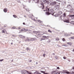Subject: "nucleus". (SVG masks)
I'll return each instance as SVG.
<instances>
[{
	"mask_svg": "<svg viewBox=\"0 0 74 74\" xmlns=\"http://www.w3.org/2000/svg\"><path fill=\"white\" fill-rule=\"evenodd\" d=\"M46 11V10H44V11Z\"/></svg>",
	"mask_w": 74,
	"mask_h": 74,
	"instance_id": "60",
	"label": "nucleus"
},
{
	"mask_svg": "<svg viewBox=\"0 0 74 74\" xmlns=\"http://www.w3.org/2000/svg\"><path fill=\"white\" fill-rule=\"evenodd\" d=\"M55 10H59V6L58 5H56L55 6Z\"/></svg>",
	"mask_w": 74,
	"mask_h": 74,
	"instance_id": "6",
	"label": "nucleus"
},
{
	"mask_svg": "<svg viewBox=\"0 0 74 74\" xmlns=\"http://www.w3.org/2000/svg\"><path fill=\"white\" fill-rule=\"evenodd\" d=\"M54 11L53 9H51L48 12H46V14L47 15H49L51 14L53 15V13H54Z\"/></svg>",
	"mask_w": 74,
	"mask_h": 74,
	"instance_id": "2",
	"label": "nucleus"
},
{
	"mask_svg": "<svg viewBox=\"0 0 74 74\" xmlns=\"http://www.w3.org/2000/svg\"><path fill=\"white\" fill-rule=\"evenodd\" d=\"M46 11H49V9H48V6H46Z\"/></svg>",
	"mask_w": 74,
	"mask_h": 74,
	"instance_id": "16",
	"label": "nucleus"
},
{
	"mask_svg": "<svg viewBox=\"0 0 74 74\" xmlns=\"http://www.w3.org/2000/svg\"><path fill=\"white\" fill-rule=\"evenodd\" d=\"M63 59H66V58L65 57H63Z\"/></svg>",
	"mask_w": 74,
	"mask_h": 74,
	"instance_id": "37",
	"label": "nucleus"
},
{
	"mask_svg": "<svg viewBox=\"0 0 74 74\" xmlns=\"http://www.w3.org/2000/svg\"><path fill=\"white\" fill-rule=\"evenodd\" d=\"M70 74V73L67 71L64 72H63L62 73V74Z\"/></svg>",
	"mask_w": 74,
	"mask_h": 74,
	"instance_id": "7",
	"label": "nucleus"
},
{
	"mask_svg": "<svg viewBox=\"0 0 74 74\" xmlns=\"http://www.w3.org/2000/svg\"><path fill=\"white\" fill-rule=\"evenodd\" d=\"M29 48L28 47H27L26 48V50H27V51H29Z\"/></svg>",
	"mask_w": 74,
	"mask_h": 74,
	"instance_id": "29",
	"label": "nucleus"
},
{
	"mask_svg": "<svg viewBox=\"0 0 74 74\" xmlns=\"http://www.w3.org/2000/svg\"><path fill=\"white\" fill-rule=\"evenodd\" d=\"M38 22H39V23H42V22L40 20H38L37 21Z\"/></svg>",
	"mask_w": 74,
	"mask_h": 74,
	"instance_id": "20",
	"label": "nucleus"
},
{
	"mask_svg": "<svg viewBox=\"0 0 74 74\" xmlns=\"http://www.w3.org/2000/svg\"><path fill=\"white\" fill-rule=\"evenodd\" d=\"M62 1V0H58V1H60H60Z\"/></svg>",
	"mask_w": 74,
	"mask_h": 74,
	"instance_id": "39",
	"label": "nucleus"
},
{
	"mask_svg": "<svg viewBox=\"0 0 74 74\" xmlns=\"http://www.w3.org/2000/svg\"><path fill=\"white\" fill-rule=\"evenodd\" d=\"M8 11V10H7V9L6 8H5L3 10V11L4 12H7Z\"/></svg>",
	"mask_w": 74,
	"mask_h": 74,
	"instance_id": "13",
	"label": "nucleus"
},
{
	"mask_svg": "<svg viewBox=\"0 0 74 74\" xmlns=\"http://www.w3.org/2000/svg\"><path fill=\"white\" fill-rule=\"evenodd\" d=\"M67 8H70L71 7V5H68L67 6Z\"/></svg>",
	"mask_w": 74,
	"mask_h": 74,
	"instance_id": "17",
	"label": "nucleus"
},
{
	"mask_svg": "<svg viewBox=\"0 0 74 74\" xmlns=\"http://www.w3.org/2000/svg\"><path fill=\"white\" fill-rule=\"evenodd\" d=\"M19 37H21V38H25V36H23L22 35H19Z\"/></svg>",
	"mask_w": 74,
	"mask_h": 74,
	"instance_id": "12",
	"label": "nucleus"
},
{
	"mask_svg": "<svg viewBox=\"0 0 74 74\" xmlns=\"http://www.w3.org/2000/svg\"><path fill=\"white\" fill-rule=\"evenodd\" d=\"M13 16L14 18H16V15H13Z\"/></svg>",
	"mask_w": 74,
	"mask_h": 74,
	"instance_id": "25",
	"label": "nucleus"
},
{
	"mask_svg": "<svg viewBox=\"0 0 74 74\" xmlns=\"http://www.w3.org/2000/svg\"><path fill=\"white\" fill-rule=\"evenodd\" d=\"M53 55H55V53H53Z\"/></svg>",
	"mask_w": 74,
	"mask_h": 74,
	"instance_id": "50",
	"label": "nucleus"
},
{
	"mask_svg": "<svg viewBox=\"0 0 74 74\" xmlns=\"http://www.w3.org/2000/svg\"><path fill=\"white\" fill-rule=\"evenodd\" d=\"M48 32H49V33H52V31H51L49 29L48 30Z\"/></svg>",
	"mask_w": 74,
	"mask_h": 74,
	"instance_id": "24",
	"label": "nucleus"
},
{
	"mask_svg": "<svg viewBox=\"0 0 74 74\" xmlns=\"http://www.w3.org/2000/svg\"><path fill=\"white\" fill-rule=\"evenodd\" d=\"M73 51H74V49H73Z\"/></svg>",
	"mask_w": 74,
	"mask_h": 74,
	"instance_id": "57",
	"label": "nucleus"
},
{
	"mask_svg": "<svg viewBox=\"0 0 74 74\" xmlns=\"http://www.w3.org/2000/svg\"><path fill=\"white\" fill-rule=\"evenodd\" d=\"M36 19H37V18H36Z\"/></svg>",
	"mask_w": 74,
	"mask_h": 74,
	"instance_id": "62",
	"label": "nucleus"
},
{
	"mask_svg": "<svg viewBox=\"0 0 74 74\" xmlns=\"http://www.w3.org/2000/svg\"><path fill=\"white\" fill-rule=\"evenodd\" d=\"M42 37L43 38H47V37L46 36H43Z\"/></svg>",
	"mask_w": 74,
	"mask_h": 74,
	"instance_id": "23",
	"label": "nucleus"
},
{
	"mask_svg": "<svg viewBox=\"0 0 74 74\" xmlns=\"http://www.w3.org/2000/svg\"><path fill=\"white\" fill-rule=\"evenodd\" d=\"M35 3H38V0H33Z\"/></svg>",
	"mask_w": 74,
	"mask_h": 74,
	"instance_id": "14",
	"label": "nucleus"
},
{
	"mask_svg": "<svg viewBox=\"0 0 74 74\" xmlns=\"http://www.w3.org/2000/svg\"><path fill=\"white\" fill-rule=\"evenodd\" d=\"M21 31H22V32L23 31V29H21Z\"/></svg>",
	"mask_w": 74,
	"mask_h": 74,
	"instance_id": "41",
	"label": "nucleus"
},
{
	"mask_svg": "<svg viewBox=\"0 0 74 74\" xmlns=\"http://www.w3.org/2000/svg\"><path fill=\"white\" fill-rule=\"evenodd\" d=\"M64 22H66V23H69L70 22V21H69V18L66 19L65 21H64Z\"/></svg>",
	"mask_w": 74,
	"mask_h": 74,
	"instance_id": "8",
	"label": "nucleus"
},
{
	"mask_svg": "<svg viewBox=\"0 0 74 74\" xmlns=\"http://www.w3.org/2000/svg\"><path fill=\"white\" fill-rule=\"evenodd\" d=\"M38 37H41V34H38Z\"/></svg>",
	"mask_w": 74,
	"mask_h": 74,
	"instance_id": "21",
	"label": "nucleus"
},
{
	"mask_svg": "<svg viewBox=\"0 0 74 74\" xmlns=\"http://www.w3.org/2000/svg\"><path fill=\"white\" fill-rule=\"evenodd\" d=\"M62 46H64L65 47H66V45H62Z\"/></svg>",
	"mask_w": 74,
	"mask_h": 74,
	"instance_id": "42",
	"label": "nucleus"
},
{
	"mask_svg": "<svg viewBox=\"0 0 74 74\" xmlns=\"http://www.w3.org/2000/svg\"><path fill=\"white\" fill-rule=\"evenodd\" d=\"M27 40L28 41H34L35 40H37V39H36V38H34L32 39H28V38H27Z\"/></svg>",
	"mask_w": 74,
	"mask_h": 74,
	"instance_id": "3",
	"label": "nucleus"
},
{
	"mask_svg": "<svg viewBox=\"0 0 74 74\" xmlns=\"http://www.w3.org/2000/svg\"><path fill=\"white\" fill-rule=\"evenodd\" d=\"M11 44H12V43H11Z\"/></svg>",
	"mask_w": 74,
	"mask_h": 74,
	"instance_id": "59",
	"label": "nucleus"
},
{
	"mask_svg": "<svg viewBox=\"0 0 74 74\" xmlns=\"http://www.w3.org/2000/svg\"><path fill=\"white\" fill-rule=\"evenodd\" d=\"M18 29H21V28H20V27H19L18 28Z\"/></svg>",
	"mask_w": 74,
	"mask_h": 74,
	"instance_id": "48",
	"label": "nucleus"
},
{
	"mask_svg": "<svg viewBox=\"0 0 74 74\" xmlns=\"http://www.w3.org/2000/svg\"><path fill=\"white\" fill-rule=\"evenodd\" d=\"M4 60L2 59V60H0V62H2V61H3Z\"/></svg>",
	"mask_w": 74,
	"mask_h": 74,
	"instance_id": "34",
	"label": "nucleus"
},
{
	"mask_svg": "<svg viewBox=\"0 0 74 74\" xmlns=\"http://www.w3.org/2000/svg\"><path fill=\"white\" fill-rule=\"evenodd\" d=\"M27 30H25V31H27Z\"/></svg>",
	"mask_w": 74,
	"mask_h": 74,
	"instance_id": "55",
	"label": "nucleus"
},
{
	"mask_svg": "<svg viewBox=\"0 0 74 74\" xmlns=\"http://www.w3.org/2000/svg\"><path fill=\"white\" fill-rule=\"evenodd\" d=\"M43 57H45V54H44L43 55Z\"/></svg>",
	"mask_w": 74,
	"mask_h": 74,
	"instance_id": "33",
	"label": "nucleus"
},
{
	"mask_svg": "<svg viewBox=\"0 0 74 74\" xmlns=\"http://www.w3.org/2000/svg\"><path fill=\"white\" fill-rule=\"evenodd\" d=\"M13 61H14V60H12V61H11V62H13Z\"/></svg>",
	"mask_w": 74,
	"mask_h": 74,
	"instance_id": "52",
	"label": "nucleus"
},
{
	"mask_svg": "<svg viewBox=\"0 0 74 74\" xmlns=\"http://www.w3.org/2000/svg\"><path fill=\"white\" fill-rule=\"evenodd\" d=\"M12 41H13V40H12Z\"/></svg>",
	"mask_w": 74,
	"mask_h": 74,
	"instance_id": "61",
	"label": "nucleus"
},
{
	"mask_svg": "<svg viewBox=\"0 0 74 74\" xmlns=\"http://www.w3.org/2000/svg\"><path fill=\"white\" fill-rule=\"evenodd\" d=\"M24 17H25V18H26V16H24Z\"/></svg>",
	"mask_w": 74,
	"mask_h": 74,
	"instance_id": "53",
	"label": "nucleus"
},
{
	"mask_svg": "<svg viewBox=\"0 0 74 74\" xmlns=\"http://www.w3.org/2000/svg\"><path fill=\"white\" fill-rule=\"evenodd\" d=\"M68 16L69 17H71L73 19H74V15H69Z\"/></svg>",
	"mask_w": 74,
	"mask_h": 74,
	"instance_id": "9",
	"label": "nucleus"
},
{
	"mask_svg": "<svg viewBox=\"0 0 74 74\" xmlns=\"http://www.w3.org/2000/svg\"><path fill=\"white\" fill-rule=\"evenodd\" d=\"M53 0H49V1L50 2H52Z\"/></svg>",
	"mask_w": 74,
	"mask_h": 74,
	"instance_id": "35",
	"label": "nucleus"
},
{
	"mask_svg": "<svg viewBox=\"0 0 74 74\" xmlns=\"http://www.w3.org/2000/svg\"><path fill=\"white\" fill-rule=\"evenodd\" d=\"M64 36H70V35H69V34H65V35H64Z\"/></svg>",
	"mask_w": 74,
	"mask_h": 74,
	"instance_id": "26",
	"label": "nucleus"
},
{
	"mask_svg": "<svg viewBox=\"0 0 74 74\" xmlns=\"http://www.w3.org/2000/svg\"><path fill=\"white\" fill-rule=\"evenodd\" d=\"M56 41H57V40H59V38H57L56 39Z\"/></svg>",
	"mask_w": 74,
	"mask_h": 74,
	"instance_id": "22",
	"label": "nucleus"
},
{
	"mask_svg": "<svg viewBox=\"0 0 74 74\" xmlns=\"http://www.w3.org/2000/svg\"><path fill=\"white\" fill-rule=\"evenodd\" d=\"M27 41V38H26L25 39V41Z\"/></svg>",
	"mask_w": 74,
	"mask_h": 74,
	"instance_id": "30",
	"label": "nucleus"
},
{
	"mask_svg": "<svg viewBox=\"0 0 74 74\" xmlns=\"http://www.w3.org/2000/svg\"><path fill=\"white\" fill-rule=\"evenodd\" d=\"M26 72H27V73H28V71H27L25 70H23V74H25V73H26Z\"/></svg>",
	"mask_w": 74,
	"mask_h": 74,
	"instance_id": "10",
	"label": "nucleus"
},
{
	"mask_svg": "<svg viewBox=\"0 0 74 74\" xmlns=\"http://www.w3.org/2000/svg\"><path fill=\"white\" fill-rule=\"evenodd\" d=\"M20 33V32H19V33Z\"/></svg>",
	"mask_w": 74,
	"mask_h": 74,
	"instance_id": "63",
	"label": "nucleus"
},
{
	"mask_svg": "<svg viewBox=\"0 0 74 74\" xmlns=\"http://www.w3.org/2000/svg\"><path fill=\"white\" fill-rule=\"evenodd\" d=\"M45 40V39H40V41H42V40Z\"/></svg>",
	"mask_w": 74,
	"mask_h": 74,
	"instance_id": "36",
	"label": "nucleus"
},
{
	"mask_svg": "<svg viewBox=\"0 0 74 74\" xmlns=\"http://www.w3.org/2000/svg\"><path fill=\"white\" fill-rule=\"evenodd\" d=\"M66 14L65 13H64L63 14V17L65 18V17H66Z\"/></svg>",
	"mask_w": 74,
	"mask_h": 74,
	"instance_id": "18",
	"label": "nucleus"
},
{
	"mask_svg": "<svg viewBox=\"0 0 74 74\" xmlns=\"http://www.w3.org/2000/svg\"><path fill=\"white\" fill-rule=\"evenodd\" d=\"M33 32L34 33H36V34L37 33V32H36V31H34Z\"/></svg>",
	"mask_w": 74,
	"mask_h": 74,
	"instance_id": "31",
	"label": "nucleus"
},
{
	"mask_svg": "<svg viewBox=\"0 0 74 74\" xmlns=\"http://www.w3.org/2000/svg\"><path fill=\"white\" fill-rule=\"evenodd\" d=\"M12 29H15V28L14 27H13L12 28Z\"/></svg>",
	"mask_w": 74,
	"mask_h": 74,
	"instance_id": "38",
	"label": "nucleus"
},
{
	"mask_svg": "<svg viewBox=\"0 0 74 74\" xmlns=\"http://www.w3.org/2000/svg\"><path fill=\"white\" fill-rule=\"evenodd\" d=\"M37 33H40V32L39 31H37Z\"/></svg>",
	"mask_w": 74,
	"mask_h": 74,
	"instance_id": "40",
	"label": "nucleus"
},
{
	"mask_svg": "<svg viewBox=\"0 0 74 74\" xmlns=\"http://www.w3.org/2000/svg\"><path fill=\"white\" fill-rule=\"evenodd\" d=\"M2 32L3 33H4L5 34H8V33H7V32L5 31V29H4V30H2Z\"/></svg>",
	"mask_w": 74,
	"mask_h": 74,
	"instance_id": "11",
	"label": "nucleus"
},
{
	"mask_svg": "<svg viewBox=\"0 0 74 74\" xmlns=\"http://www.w3.org/2000/svg\"><path fill=\"white\" fill-rule=\"evenodd\" d=\"M38 64V63H37V62L36 63V64Z\"/></svg>",
	"mask_w": 74,
	"mask_h": 74,
	"instance_id": "54",
	"label": "nucleus"
},
{
	"mask_svg": "<svg viewBox=\"0 0 74 74\" xmlns=\"http://www.w3.org/2000/svg\"><path fill=\"white\" fill-rule=\"evenodd\" d=\"M41 2H42V3H41V7H42V9H44V4L42 3V2L44 4H49V2L47 1L46 0H41Z\"/></svg>",
	"mask_w": 74,
	"mask_h": 74,
	"instance_id": "1",
	"label": "nucleus"
},
{
	"mask_svg": "<svg viewBox=\"0 0 74 74\" xmlns=\"http://www.w3.org/2000/svg\"><path fill=\"white\" fill-rule=\"evenodd\" d=\"M30 27H32V26Z\"/></svg>",
	"mask_w": 74,
	"mask_h": 74,
	"instance_id": "58",
	"label": "nucleus"
},
{
	"mask_svg": "<svg viewBox=\"0 0 74 74\" xmlns=\"http://www.w3.org/2000/svg\"><path fill=\"white\" fill-rule=\"evenodd\" d=\"M55 58L56 59H58V56H56Z\"/></svg>",
	"mask_w": 74,
	"mask_h": 74,
	"instance_id": "28",
	"label": "nucleus"
},
{
	"mask_svg": "<svg viewBox=\"0 0 74 74\" xmlns=\"http://www.w3.org/2000/svg\"><path fill=\"white\" fill-rule=\"evenodd\" d=\"M71 34H73V33H72V32H71Z\"/></svg>",
	"mask_w": 74,
	"mask_h": 74,
	"instance_id": "47",
	"label": "nucleus"
},
{
	"mask_svg": "<svg viewBox=\"0 0 74 74\" xmlns=\"http://www.w3.org/2000/svg\"><path fill=\"white\" fill-rule=\"evenodd\" d=\"M62 41H65V39H64V38H63L62 39Z\"/></svg>",
	"mask_w": 74,
	"mask_h": 74,
	"instance_id": "32",
	"label": "nucleus"
},
{
	"mask_svg": "<svg viewBox=\"0 0 74 74\" xmlns=\"http://www.w3.org/2000/svg\"><path fill=\"white\" fill-rule=\"evenodd\" d=\"M70 74H74V73L73 72V73H71Z\"/></svg>",
	"mask_w": 74,
	"mask_h": 74,
	"instance_id": "45",
	"label": "nucleus"
},
{
	"mask_svg": "<svg viewBox=\"0 0 74 74\" xmlns=\"http://www.w3.org/2000/svg\"><path fill=\"white\" fill-rule=\"evenodd\" d=\"M43 34H47V33H45V32H44Z\"/></svg>",
	"mask_w": 74,
	"mask_h": 74,
	"instance_id": "43",
	"label": "nucleus"
},
{
	"mask_svg": "<svg viewBox=\"0 0 74 74\" xmlns=\"http://www.w3.org/2000/svg\"><path fill=\"white\" fill-rule=\"evenodd\" d=\"M56 1L53 2H51L50 3L51 5H56Z\"/></svg>",
	"mask_w": 74,
	"mask_h": 74,
	"instance_id": "5",
	"label": "nucleus"
},
{
	"mask_svg": "<svg viewBox=\"0 0 74 74\" xmlns=\"http://www.w3.org/2000/svg\"><path fill=\"white\" fill-rule=\"evenodd\" d=\"M67 44H68V45H71V44H72L71 42H69L67 43Z\"/></svg>",
	"mask_w": 74,
	"mask_h": 74,
	"instance_id": "19",
	"label": "nucleus"
},
{
	"mask_svg": "<svg viewBox=\"0 0 74 74\" xmlns=\"http://www.w3.org/2000/svg\"><path fill=\"white\" fill-rule=\"evenodd\" d=\"M52 74H60V73L56 71H54L51 72Z\"/></svg>",
	"mask_w": 74,
	"mask_h": 74,
	"instance_id": "4",
	"label": "nucleus"
},
{
	"mask_svg": "<svg viewBox=\"0 0 74 74\" xmlns=\"http://www.w3.org/2000/svg\"><path fill=\"white\" fill-rule=\"evenodd\" d=\"M23 25H25V23H23Z\"/></svg>",
	"mask_w": 74,
	"mask_h": 74,
	"instance_id": "46",
	"label": "nucleus"
},
{
	"mask_svg": "<svg viewBox=\"0 0 74 74\" xmlns=\"http://www.w3.org/2000/svg\"><path fill=\"white\" fill-rule=\"evenodd\" d=\"M71 39H74V36L71 37Z\"/></svg>",
	"mask_w": 74,
	"mask_h": 74,
	"instance_id": "27",
	"label": "nucleus"
},
{
	"mask_svg": "<svg viewBox=\"0 0 74 74\" xmlns=\"http://www.w3.org/2000/svg\"><path fill=\"white\" fill-rule=\"evenodd\" d=\"M29 62H32V60H30Z\"/></svg>",
	"mask_w": 74,
	"mask_h": 74,
	"instance_id": "49",
	"label": "nucleus"
},
{
	"mask_svg": "<svg viewBox=\"0 0 74 74\" xmlns=\"http://www.w3.org/2000/svg\"><path fill=\"white\" fill-rule=\"evenodd\" d=\"M57 45V46H58V47H59V46L58 45Z\"/></svg>",
	"mask_w": 74,
	"mask_h": 74,
	"instance_id": "51",
	"label": "nucleus"
},
{
	"mask_svg": "<svg viewBox=\"0 0 74 74\" xmlns=\"http://www.w3.org/2000/svg\"><path fill=\"white\" fill-rule=\"evenodd\" d=\"M57 69H59V67H57Z\"/></svg>",
	"mask_w": 74,
	"mask_h": 74,
	"instance_id": "44",
	"label": "nucleus"
},
{
	"mask_svg": "<svg viewBox=\"0 0 74 74\" xmlns=\"http://www.w3.org/2000/svg\"><path fill=\"white\" fill-rule=\"evenodd\" d=\"M40 74H41L40 73Z\"/></svg>",
	"mask_w": 74,
	"mask_h": 74,
	"instance_id": "64",
	"label": "nucleus"
},
{
	"mask_svg": "<svg viewBox=\"0 0 74 74\" xmlns=\"http://www.w3.org/2000/svg\"><path fill=\"white\" fill-rule=\"evenodd\" d=\"M63 5H66V1H64L62 2Z\"/></svg>",
	"mask_w": 74,
	"mask_h": 74,
	"instance_id": "15",
	"label": "nucleus"
},
{
	"mask_svg": "<svg viewBox=\"0 0 74 74\" xmlns=\"http://www.w3.org/2000/svg\"><path fill=\"white\" fill-rule=\"evenodd\" d=\"M43 34H41V35H43Z\"/></svg>",
	"mask_w": 74,
	"mask_h": 74,
	"instance_id": "56",
	"label": "nucleus"
}]
</instances>
